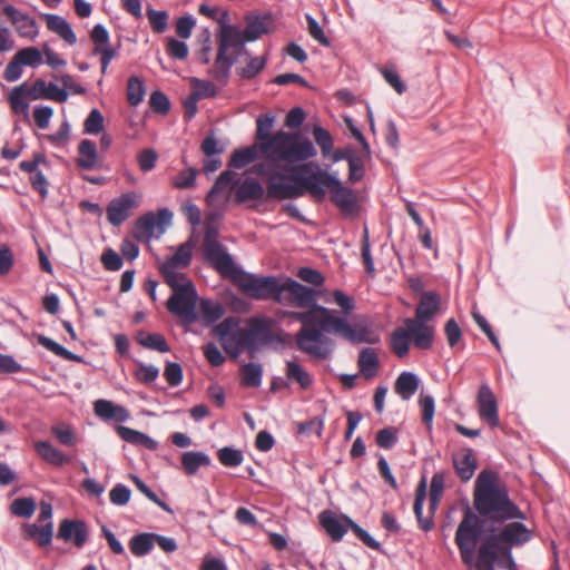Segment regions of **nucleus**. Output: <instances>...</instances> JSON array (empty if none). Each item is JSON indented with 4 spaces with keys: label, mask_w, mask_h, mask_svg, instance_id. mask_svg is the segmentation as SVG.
Masks as SVG:
<instances>
[{
    "label": "nucleus",
    "mask_w": 570,
    "mask_h": 570,
    "mask_svg": "<svg viewBox=\"0 0 570 570\" xmlns=\"http://www.w3.org/2000/svg\"><path fill=\"white\" fill-rule=\"evenodd\" d=\"M421 380L417 374L403 371L394 383V392L403 400L409 401L419 390Z\"/></svg>",
    "instance_id": "obj_35"
},
{
    "label": "nucleus",
    "mask_w": 570,
    "mask_h": 570,
    "mask_svg": "<svg viewBox=\"0 0 570 570\" xmlns=\"http://www.w3.org/2000/svg\"><path fill=\"white\" fill-rule=\"evenodd\" d=\"M203 259L220 274L227 275L230 278L242 265L235 261L228 247L222 242L205 244L203 248Z\"/></svg>",
    "instance_id": "obj_12"
},
{
    "label": "nucleus",
    "mask_w": 570,
    "mask_h": 570,
    "mask_svg": "<svg viewBox=\"0 0 570 570\" xmlns=\"http://www.w3.org/2000/svg\"><path fill=\"white\" fill-rule=\"evenodd\" d=\"M213 465L212 456L203 450H185L180 453L179 470L187 476H195L202 468Z\"/></svg>",
    "instance_id": "obj_23"
},
{
    "label": "nucleus",
    "mask_w": 570,
    "mask_h": 570,
    "mask_svg": "<svg viewBox=\"0 0 570 570\" xmlns=\"http://www.w3.org/2000/svg\"><path fill=\"white\" fill-rule=\"evenodd\" d=\"M249 62L243 68H236V73L246 80L257 77L266 66V58L263 57H248Z\"/></svg>",
    "instance_id": "obj_59"
},
{
    "label": "nucleus",
    "mask_w": 570,
    "mask_h": 570,
    "mask_svg": "<svg viewBox=\"0 0 570 570\" xmlns=\"http://www.w3.org/2000/svg\"><path fill=\"white\" fill-rule=\"evenodd\" d=\"M525 518L499 472L483 469L474 481L472 508L465 507L455 532L462 562L476 570H495V563L517 570L513 548L533 539V530L520 521Z\"/></svg>",
    "instance_id": "obj_1"
},
{
    "label": "nucleus",
    "mask_w": 570,
    "mask_h": 570,
    "mask_svg": "<svg viewBox=\"0 0 570 570\" xmlns=\"http://www.w3.org/2000/svg\"><path fill=\"white\" fill-rule=\"evenodd\" d=\"M142 196L135 190L114 197L107 205V220L112 227L121 226L132 212L140 206Z\"/></svg>",
    "instance_id": "obj_11"
},
{
    "label": "nucleus",
    "mask_w": 570,
    "mask_h": 570,
    "mask_svg": "<svg viewBox=\"0 0 570 570\" xmlns=\"http://www.w3.org/2000/svg\"><path fill=\"white\" fill-rule=\"evenodd\" d=\"M135 340L146 350L155 351L158 353H168L171 351L166 337L161 333H151L145 330L137 332Z\"/></svg>",
    "instance_id": "obj_36"
},
{
    "label": "nucleus",
    "mask_w": 570,
    "mask_h": 570,
    "mask_svg": "<svg viewBox=\"0 0 570 570\" xmlns=\"http://www.w3.org/2000/svg\"><path fill=\"white\" fill-rule=\"evenodd\" d=\"M375 442L384 450L393 449L399 442V430L395 426H386L376 432Z\"/></svg>",
    "instance_id": "obj_63"
},
{
    "label": "nucleus",
    "mask_w": 570,
    "mask_h": 570,
    "mask_svg": "<svg viewBox=\"0 0 570 570\" xmlns=\"http://www.w3.org/2000/svg\"><path fill=\"white\" fill-rule=\"evenodd\" d=\"M236 197L235 203L244 205L250 200L255 202V207L258 202H263L265 197V188L263 184L255 177L247 175L244 179L238 176V180L235 181Z\"/></svg>",
    "instance_id": "obj_19"
},
{
    "label": "nucleus",
    "mask_w": 570,
    "mask_h": 570,
    "mask_svg": "<svg viewBox=\"0 0 570 570\" xmlns=\"http://www.w3.org/2000/svg\"><path fill=\"white\" fill-rule=\"evenodd\" d=\"M51 432L57 438L58 442L65 446H75L78 438L75 429L70 424L63 422L52 425Z\"/></svg>",
    "instance_id": "obj_55"
},
{
    "label": "nucleus",
    "mask_w": 570,
    "mask_h": 570,
    "mask_svg": "<svg viewBox=\"0 0 570 570\" xmlns=\"http://www.w3.org/2000/svg\"><path fill=\"white\" fill-rule=\"evenodd\" d=\"M214 336L219 341L223 350L234 361H238L243 352L249 356V346L245 343L244 336L239 333V320L233 316L224 318L213 331Z\"/></svg>",
    "instance_id": "obj_9"
},
{
    "label": "nucleus",
    "mask_w": 570,
    "mask_h": 570,
    "mask_svg": "<svg viewBox=\"0 0 570 570\" xmlns=\"http://www.w3.org/2000/svg\"><path fill=\"white\" fill-rule=\"evenodd\" d=\"M411 344V333L407 327H397L391 334L390 346L393 353L400 357L404 358L409 355Z\"/></svg>",
    "instance_id": "obj_39"
},
{
    "label": "nucleus",
    "mask_w": 570,
    "mask_h": 570,
    "mask_svg": "<svg viewBox=\"0 0 570 570\" xmlns=\"http://www.w3.org/2000/svg\"><path fill=\"white\" fill-rule=\"evenodd\" d=\"M2 12L8 17L21 38L35 40L39 36L38 22L30 14L21 12L11 3H6L2 7Z\"/></svg>",
    "instance_id": "obj_16"
},
{
    "label": "nucleus",
    "mask_w": 570,
    "mask_h": 570,
    "mask_svg": "<svg viewBox=\"0 0 570 570\" xmlns=\"http://www.w3.org/2000/svg\"><path fill=\"white\" fill-rule=\"evenodd\" d=\"M222 296L225 304H227L234 313H247L252 307V303L248 299L239 296L232 288H226Z\"/></svg>",
    "instance_id": "obj_56"
},
{
    "label": "nucleus",
    "mask_w": 570,
    "mask_h": 570,
    "mask_svg": "<svg viewBox=\"0 0 570 570\" xmlns=\"http://www.w3.org/2000/svg\"><path fill=\"white\" fill-rule=\"evenodd\" d=\"M9 510L17 518L30 519L37 510L36 498L33 495L19 497L11 502Z\"/></svg>",
    "instance_id": "obj_42"
},
{
    "label": "nucleus",
    "mask_w": 570,
    "mask_h": 570,
    "mask_svg": "<svg viewBox=\"0 0 570 570\" xmlns=\"http://www.w3.org/2000/svg\"><path fill=\"white\" fill-rule=\"evenodd\" d=\"M35 450L42 460L51 465L60 468L70 462V456L56 448L49 440L37 441Z\"/></svg>",
    "instance_id": "obj_32"
},
{
    "label": "nucleus",
    "mask_w": 570,
    "mask_h": 570,
    "mask_svg": "<svg viewBox=\"0 0 570 570\" xmlns=\"http://www.w3.org/2000/svg\"><path fill=\"white\" fill-rule=\"evenodd\" d=\"M139 222L151 235L159 239L166 230L173 225L174 212L169 207H159L157 212H147L138 217Z\"/></svg>",
    "instance_id": "obj_17"
},
{
    "label": "nucleus",
    "mask_w": 570,
    "mask_h": 570,
    "mask_svg": "<svg viewBox=\"0 0 570 570\" xmlns=\"http://www.w3.org/2000/svg\"><path fill=\"white\" fill-rule=\"evenodd\" d=\"M287 305L306 308L299 313H289L302 327L296 334V345L299 351L315 361L330 360L335 351L336 343L327 335H323L322 321L326 318L323 311H332L317 303V292L292 277H287Z\"/></svg>",
    "instance_id": "obj_2"
},
{
    "label": "nucleus",
    "mask_w": 570,
    "mask_h": 570,
    "mask_svg": "<svg viewBox=\"0 0 570 570\" xmlns=\"http://www.w3.org/2000/svg\"><path fill=\"white\" fill-rule=\"evenodd\" d=\"M326 318L322 321L323 335L332 334L352 344L367 343L377 344L380 335L373 330L372 324H350L345 316L338 315L336 311H323Z\"/></svg>",
    "instance_id": "obj_7"
},
{
    "label": "nucleus",
    "mask_w": 570,
    "mask_h": 570,
    "mask_svg": "<svg viewBox=\"0 0 570 570\" xmlns=\"http://www.w3.org/2000/svg\"><path fill=\"white\" fill-rule=\"evenodd\" d=\"M232 279L243 293L254 299L276 298L282 303L285 294V274L278 276L247 272L240 265Z\"/></svg>",
    "instance_id": "obj_6"
},
{
    "label": "nucleus",
    "mask_w": 570,
    "mask_h": 570,
    "mask_svg": "<svg viewBox=\"0 0 570 570\" xmlns=\"http://www.w3.org/2000/svg\"><path fill=\"white\" fill-rule=\"evenodd\" d=\"M217 458L225 468H237L244 462V452L234 445H224L217 450Z\"/></svg>",
    "instance_id": "obj_47"
},
{
    "label": "nucleus",
    "mask_w": 570,
    "mask_h": 570,
    "mask_svg": "<svg viewBox=\"0 0 570 570\" xmlns=\"http://www.w3.org/2000/svg\"><path fill=\"white\" fill-rule=\"evenodd\" d=\"M105 117L98 108H92L83 121V132L86 135L97 136L105 131Z\"/></svg>",
    "instance_id": "obj_50"
},
{
    "label": "nucleus",
    "mask_w": 570,
    "mask_h": 570,
    "mask_svg": "<svg viewBox=\"0 0 570 570\" xmlns=\"http://www.w3.org/2000/svg\"><path fill=\"white\" fill-rule=\"evenodd\" d=\"M197 240L195 234L193 233L190 237L179 246L177 252L171 255L173 258H175L178 264H180L181 268H186L190 265L193 261V249L195 248Z\"/></svg>",
    "instance_id": "obj_60"
},
{
    "label": "nucleus",
    "mask_w": 570,
    "mask_h": 570,
    "mask_svg": "<svg viewBox=\"0 0 570 570\" xmlns=\"http://www.w3.org/2000/svg\"><path fill=\"white\" fill-rule=\"evenodd\" d=\"M244 377L242 384L248 387H259L263 383L264 368L258 362L249 361L244 362L242 365Z\"/></svg>",
    "instance_id": "obj_45"
},
{
    "label": "nucleus",
    "mask_w": 570,
    "mask_h": 570,
    "mask_svg": "<svg viewBox=\"0 0 570 570\" xmlns=\"http://www.w3.org/2000/svg\"><path fill=\"white\" fill-rule=\"evenodd\" d=\"M94 413L106 423L121 424L130 419V412L126 406L107 399H98L94 402Z\"/></svg>",
    "instance_id": "obj_20"
},
{
    "label": "nucleus",
    "mask_w": 570,
    "mask_h": 570,
    "mask_svg": "<svg viewBox=\"0 0 570 570\" xmlns=\"http://www.w3.org/2000/svg\"><path fill=\"white\" fill-rule=\"evenodd\" d=\"M272 12L265 11L261 13L258 11H249L245 16L246 26L243 28L245 37L254 42L261 39L264 35L269 33L267 26L268 21H272Z\"/></svg>",
    "instance_id": "obj_26"
},
{
    "label": "nucleus",
    "mask_w": 570,
    "mask_h": 570,
    "mask_svg": "<svg viewBox=\"0 0 570 570\" xmlns=\"http://www.w3.org/2000/svg\"><path fill=\"white\" fill-rule=\"evenodd\" d=\"M100 262L108 272H118L124 266L122 256L112 247L107 246L102 249Z\"/></svg>",
    "instance_id": "obj_61"
},
{
    "label": "nucleus",
    "mask_w": 570,
    "mask_h": 570,
    "mask_svg": "<svg viewBox=\"0 0 570 570\" xmlns=\"http://www.w3.org/2000/svg\"><path fill=\"white\" fill-rule=\"evenodd\" d=\"M426 487H428L426 478L422 476V479L420 480V482L415 489V499H414V505H413V511H414L415 518L417 520V524H419L420 529L423 530L424 532L431 531L434 527L433 517L432 515H429V517L423 515V505H424V501L426 499Z\"/></svg>",
    "instance_id": "obj_31"
},
{
    "label": "nucleus",
    "mask_w": 570,
    "mask_h": 570,
    "mask_svg": "<svg viewBox=\"0 0 570 570\" xmlns=\"http://www.w3.org/2000/svg\"><path fill=\"white\" fill-rule=\"evenodd\" d=\"M441 306V296L435 291L423 292L420 303L415 308L414 322L429 323L439 312Z\"/></svg>",
    "instance_id": "obj_28"
},
{
    "label": "nucleus",
    "mask_w": 570,
    "mask_h": 570,
    "mask_svg": "<svg viewBox=\"0 0 570 570\" xmlns=\"http://www.w3.org/2000/svg\"><path fill=\"white\" fill-rule=\"evenodd\" d=\"M137 490L142 493L149 501L160 508L163 511L173 514L174 510L165 500L160 499L158 494L137 474H130Z\"/></svg>",
    "instance_id": "obj_43"
},
{
    "label": "nucleus",
    "mask_w": 570,
    "mask_h": 570,
    "mask_svg": "<svg viewBox=\"0 0 570 570\" xmlns=\"http://www.w3.org/2000/svg\"><path fill=\"white\" fill-rule=\"evenodd\" d=\"M130 552L137 557L142 558L151 553L155 548V532H136L128 542Z\"/></svg>",
    "instance_id": "obj_37"
},
{
    "label": "nucleus",
    "mask_w": 570,
    "mask_h": 570,
    "mask_svg": "<svg viewBox=\"0 0 570 570\" xmlns=\"http://www.w3.org/2000/svg\"><path fill=\"white\" fill-rule=\"evenodd\" d=\"M27 81H23L8 91L6 99L14 115H22L24 120L30 124V100L31 97L26 92Z\"/></svg>",
    "instance_id": "obj_27"
},
{
    "label": "nucleus",
    "mask_w": 570,
    "mask_h": 570,
    "mask_svg": "<svg viewBox=\"0 0 570 570\" xmlns=\"http://www.w3.org/2000/svg\"><path fill=\"white\" fill-rule=\"evenodd\" d=\"M346 520L348 521L347 531L351 530L363 544L381 553L384 552L382 544L376 539H374L365 529L357 524L352 518Z\"/></svg>",
    "instance_id": "obj_53"
},
{
    "label": "nucleus",
    "mask_w": 570,
    "mask_h": 570,
    "mask_svg": "<svg viewBox=\"0 0 570 570\" xmlns=\"http://www.w3.org/2000/svg\"><path fill=\"white\" fill-rule=\"evenodd\" d=\"M346 519H350L347 514H336L328 509L318 514L320 524L334 542L342 541L344 535L347 533L348 521Z\"/></svg>",
    "instance_id": "obj_21"
},
{
    "label": "nucleus",
    "mask_w": 570,
    "mask_h": 570,
    "mask_svg": "<svg viewBox=\"0 0 570 570\" xmlns=\"http://www.w3.org/2000/svg\"><path fill=\"white\" fill-rule=\"evenodd\" d=\"M76 166L81 170H96L105 168L96 141L85 138L78 145Z\"/></svg>",
    "instance_id": "obj_22"
},
{
    "label": "nucleus",
    "mask_w": 570,
    "mask_h": 570,
    "mask_svg": "<svg viewBox=\"0 0 570 570\" xmlns=\"http://www.w3.org/2000/svg\"><path fill=\"white\" fill-rule=\"evenodd\" d=\"M22 533L27 540H36L41 548L52 546L55 535L53 522L39 525L38 523H26L22 527Z\"/></svg>",
    "instance_id": "obj_30"
},
{
    "label": "nucleus",
    "mask_w": 570,
    "mask_h": 570,
    "mask_svg": "<svg viewBox=\"0 0 570 570\" xmlns=\"http://www.w3.org/2000/svg\"><path fill=\"white\" fill-rule=\"evenodd\" d=\"M166 52L171 59L183 61L187 59L189 55V47L186 40L168 37L166 42Z\"/></svg>",
    "instance_id": "obj_58"
},
{
    "label": "nucleus",
    "mask_w": 570,
    "mask_h": 570,
    "mask_svg": "<svg viewBox=\"0 0 570 570\" xmlns=\"http://www.w3.org/2000/svg\"><path fill=\"white\" fill-rule=\"evenodd\" d=\"M404 325L413 335L414 346L419 350L429 351L433 347L435 337V327L429 323L414 322L412 318H405Z\"/></svg>",
    "instance_id": "obj_24"
},
{
    "label": "nucleus",
    "mask_w": 570,
    "mask_h": 570,
    "mask_svg": "<svg viewBox=\"0 0 570 570\" xmlns=\"http://www.w3.org/2000/svg\"><path fill=\"white\" fill-rule=\"evenodd\" d=\"M275 321L269 316H255L246 327L239 324V333L249 346V358L254 360L265 348L285 346V335L277 334L273 330Z\"/></svg>",
    "instance_id": "obj_8"
},
{
    "label": "nucleus",
    "mask_w": 570,
    "mask_h": 570,
    "mask_svg": "<svg viewBox=\"0 0 570 570\" xmlns=\"http://www.w3.org/2000/svg\"><path fill=\"white\" fill-rule=\"evenodd\" d=\"M148 104L150 109L160 116H167L171 109L170 98L161 89L151 91Z\"/></svg>",
    "instance_id": "obj_52"
},
{
    "label": "nucleus",
    "mask_w": 570,
    "mask_h": 570,
    "mask_svg": "<svg viewBox=\"0 0 570 570\" xmlns=\"http://www.w3.org/2000/svg\"><path fill=\"white\" fill-rule=\"evenodd\" d=\"M180 264L171 255L166 256L159 266L167 285L173 289L168 298V311L179 317L184 325H191L199 318L197 304L199 295L194 282L184 272Z\"/></svg>",
    "instance_id": "obj_5"
},
{
    "label": "nucleus",
    "mask_w": 570,
    "mask_h": 570,
    "mask_svg": "<svg viewBox=\"0 0 570 570\" xmlns=\"http://www.w3.org/2000/svg\"><path fill=\"white\" fill-rule=\"evenodd\" d=\"M33 336L36 337V340L40 346H42L47 351L51 352L56 356H59L66 361H70V362H75V363H80V364L87 363L83 356L71 352L70 350H68L67 347H65L63 345L56 342L53 338H51L49 336H47L45 334H40V333H35Z\"/></svg>",
    "instance_id": "obj_33"
},
{
    "label": "nucleus",
    "mask_w": 570,
    "mask_h": 570,
    "mask_svg": "<svg viewBox=\"0 0 570 570\" xmlns=\"http://www.w3.org/2000/svg\"><path fill=\"white\" fill-rule=\"evenodd\" d=\"M17 56L20 57V60L22 61L24 67H30L32 69L39 68L43 61V55L45 52L41 51L37 47H24L19 49L17 52Z\"/></svg>",
    "instance_id": "obj_54"
},
{
    "label": "nucleus",
    "mask_w": 570,
    "mask_h": 570,
    "mask_svg": "<svg viewBox=\"0 0 570 570\" xmlns=\"http://www.w3.org/2000/svg\"><path fill=\"white\" fill-rule=\"evenodd\" d=\"M131 494L132 491L127 484L117 482L109 491V500L115 507H126L131 499Z\"/></svg>",
    "instance_id": "obj_62"
},
{
    "label": "nucleus",
    "mask_w": 570,
    "mask_h": 570,
    "mask_svg": "<svg viewBox=\"0 0 570 570\" xmlns=\"http://www.w3.org/2000/svg\"><path fill=\"white\" fill-rule=\"evenodd\" d=\"M330 191L331 202L347 215H355L360 210L356 191L344 186L336 173L322 169L315 161L297 167H287V198L303 195L308 191L315 199L323 200L326 190Z\"/></svg>",
    "instance_id": "obj_3"
},
{
    "label": "nucleus",
    "mask_w": 570,
    "mask_h": 570,
    "mask_svg": "<svg viewBox=\"0 0 570 570\" xmlns=\"http://www.w3.org/2000/svg\"><path fill=\"white\" fill-rule=\"evenodd\" d=\"M90 39L94 42V49L91 55L98 56V52L102 51L104 49L112 47L110 41V32L107 29V27L98 22L96 23L92 29L89 32Z\"/></svg>",
    "instance_id": "obj_46"
},
{
    "label": "nucleus",
    "mask_w": 570,
    "mask_h": 570,
    "mask_svg": "<svg viewBox=\"0 0 570 570\" xmlns=\"http://www.w3.org/2000/svg\"><path fill=\"white\" fill-rule=\"evenodd\" d=\"M276 122V115L272 111L263 112L256 118V132L254 142H272L278 136L282 144L275 145L269 150V157L253 166L249 173L267 177L269 196L285 200V122L278 127L275 134L273 129Z\"/></svg>",
    "instance_id": "obj_4"
},
{
    "label": "nucleus",
    "mask_w": 570,
    "mask_h": 570,
    "mask_svg": "<svg viewBox=\"0 0 570 570\" xmlns=\"http://www.w3.org/2000/svg\"><path fill=\"white\" fill-rule=\"evenodd\" d=\"M282 136H278L274 141L272 142H265V144H256L254 142L250 146L246 147H238L234 149L229 165L228 167L233 169H243L247 167L248 165L253 164L256 160L265 159V157H269V150L278 144H282L283 140H281Z\"/></svg>",
    "instance_id": "obj_14"
},
{
    "label": "nucleus",
    "mask_w": 570,
    "mask_h": 570,
    "mask_svg": "<svg viewBox=\"0 0 570 570\" xmlns=\"http://www.w3.org/2000/svg\"><path fill=\"white\" fill-rule=\"evenodd\" d=\"M357 366L365 380L375 377L380 370L377 351L373 347H363L358 353Z\"/></svg>",
    "instance_id": "obj_34"
},
{
    "label": "nucleus",
    "mask_w": 570,
    "mask_h": 570,
    "mask_svg": "<svg viewBox=\"0 0 570 570\" xmlns=\"http://www.w3.org/2000/svg\"><path fill=\"white\" fill-rule=\"evenodd\" d=\"M146 16L149 21L150 28L155 33L161 35L167 31L169 26V11L158 10L151 3L146 4Z\"/></svg>",
    "instance_id": "obj_41"
},
{
    "label": "nucleus",
    "mask_w": 570,
    "mask_h": 570,
    "mask_svg": "<svg viewBox=\"0 0 570 570\" xmlns=\"http://www.w3.org/2000/svg\"><path fill=\"white\" fill-rule=\"evenodd\" d=\"M217 45L219 49L230 50L234 46L245 40V32L240 24L223 30L216 33Z\"/></svg>",
    "instance_id": "obj_44"
},
{
    "label": "nucleus",
    "mask_w": 570,
    "mask_h": 570,
    "mask_svg": "<svg viewBox=\"0 0 570 570\" xmlns=\"http://www.w3.org/2000/svg\"><path fill=\"white\" fill-rule=\"evenodd\" d=\"M216 131V128H210L200 144V150L204 155L203 171L206 176L214 174L222 167V155L226 151L229 144L227 138H218Z\"/></svg>",
    "instance_id": "obj_10"
},
{
    "label": "nucleus",
    "mask_w": 570,
    "mask_h": 570,
    "mask_svg": "<svg viewBox=\"0 0 570 570\" xmlns=\"http://www.w3.org/2000/svg\"><path fill=\"white\" fill-rule=\"evenodd\" d=\"M90 535L88 523L82 519L63 518L56 533L58 540L71 542L77 548H82Z\"/></svg>",
    "instance_id": "obj_15"
},
{
    "label": "nucleus",
    "mask_w": 570,
    "mask_h": 570,
    "mask_svg": "<svg viewBox=\"0 0 570 570\" xmlns=\"http://www.w3.org/2000/svg\"><path fill=\"white\" fill-rule=\"evenodd\" d=\"M226 313L225 306L218 302L213 301L210 298L202 299V313L198 312L199 318L196 321H202L204 327H212L215 325Z\"/></svg>",
    "instance_id": "obj_38"
},
{
    "label": "nucleus",
    "mask_w": 570,
    "mask_h": 570,
    "mask_svg": "<svg viewBox=\"0 0 570 570\" xmlns=\"http://www.w3.org/2000/svg\"><path fill=\"white\" fill-rule=\"evenodd\" d=\"M147 86L141 76H131L127 83V99L132 107H138L146 97Z\"/></svg>",
    "instance_id": "obj_40"
},
{
    "label": "nucleus",
    "mask_w": 570,
    "mask_h": 570,
    "mask_svg": "<svg viewBox=\"0 0 570 570\" xmlns=\"http://www.w3.org/2000/svg\"><path fill=\"white\" fill-rule=\"evenodd\" d=\"M131 361L137 365L138 371L135 372V377L142 384L149 385L157 381L160 370L155 364H147L134 356Z\"/></svg>",
    "instance_id": "obj_48"
},
{
    "label": "nucleus",
    "mask_w": 570,
    "mask_h": 570,
    "mask_svg": "<svg viewBox=\"0 0 570 570\" xmlns=\"http://www.w3.org/2000/svg\"><path fill=\"white\" fill-rule=\"evenodd\" d=\"M190 83L193 86L191 92L202 100L205 98H215L218 95L216 86L208 80L200 79L198 77H191Z\"/></svg>",
    "instance_id": "obj_57"
},
{
    "label": "nucleus",
    "mask_w": 570,
    "mask_h": 570,
    "mask_svg": "<svg viewBox=\"0 0 570 570\" xmlns=\"http://www.w3.org/2000/svg\"><path fill=\"white\" fill-rule=\"evenodd\" d=\"M452 461L455 472L463 483L469 482L473 478L479 465L478 459L470 448L465 449L462 454H453Z\"/></svg>",
    "instance_id": "obj_29"
},
{
    "label": "nucleus",
    "mask_w": 570,
    "mask_h": 570,
    "mask_svg": "<svg viewBox=\"0 0 570 570\" xmlns=\"http://www.w3.org/2000/svg\"><path fill=\"white\" fill-rule=\"evenodd\" d=\"M315 142L321 148L324 158L328 157L334 149V138L331 132L322 127L320 124H315L312 129Z\"/></svg>",
    "instance_id": "obj_51"
},
{
    "label": "nucleus",
    "mask_w": 570,
    "mask_h": 570,
    "mask_svg": "<svg viewBox=\"0 0 570 570\" xmlns=\"http://www.w3.org/2000/svg\"><path fill=\"white\" fill-rule=\"evenodd\" d=\"M289 381L297 382L303 390L313 384L312 375L294 361H287V382Z\"/></svg>",
    "instance_id": "obj_49"
},
{
    "label": "nucleus",
    "mask_w": 570,
    "mask_h": 570,
    "mask_svg": "<svg viewBox=\"0 0 570 570\" xmlns=\"http://www.w3.org/2000/svg\"><path fill=\"white\" fill-rule=\"evenodd\" d=\"M39 14L45 19L47 28L58 35L67 45L73 46L77 43V35L71 23L65 17L50 12H39Z\"/></svg>",
    "instance_id": "obj_25"
},
{
    "label": "nucleus",
    "mask_w": 570,
    "mask_h": 570,
    "mask_svg": "<svg viewBox=\"0 0 570 570\" xmlns=\"http://www.w3.org/2000/svg\"><path fill=\"white\" fill-rule=\"evenodd\" d=\"M198 169L196 167H187L181 170L178 176L171 181V185L178 189H190L197 184Z\"/></svg>",
    "instance_id": "obj_64"
},
{
    "label": "nucleus",
    "mask_w": 570,
    "mask_h": 570,
    "mask_svg": "<svg viewBox=\"0 0 570 570\" xmlns=\"http://www.w3.org/2000/svg\"><path fill=\"white\" fill-rule=\"evenodd\" d=\"M476 403L480 419L491 428H497L500 423L499 407L495 395L488 383L480 385Z\"/></svg>",
    "instance_id": "obj_18"
},
{
    "label": "nucleus",
    "mask_w": 570,
    "mask_h": 570,
    "mask_svg": "<svg viewBox=\"0 0 570 570\" xmlns=\"http://www.w3.org/2000/svg\"><path fill=\"white\" fill-rule=\"evenodd\" d=\"M316 155L317 150L306 135L301 131H287V167L306 164Z\"/></svg>",
    "instance_id": "obj_13"
}]
</instances>
